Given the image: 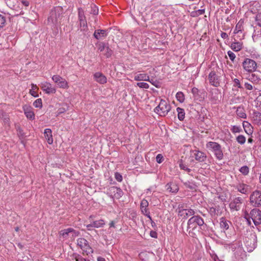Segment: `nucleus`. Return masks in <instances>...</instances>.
<instances>
[{"label":"nucleus","mask_w":261,"mask_h":261,"mask_svg":"<svg viewBox=\"0 0 261 261\" xmlns=\"http://www.w3.org/2000/svg\"><path fill=\"white\" fill-rule=\"evenodd\" d=\"M244 243L248 252L252 251L257 246V236L252 229L246 230L243 238Z\"/></svg>","instance_id":"1"},{"label":"nucleus","mask_w":261,"mask_h":261,"mask_svg":"<svg viewBox=\"0 0 261 261\" xmlns=\"http://www.w3.org/2000/svg\"><path fill=\"white\" fill-rule=\"evenodd\" d=\"M205 224L203 219L199 215H194L191 217L187 222V231L191 237H194L193 231L195 230L198 226L202 228Z\"/></svg>","instance_id":"2"},{"label":"nucleus","mask_w":261,"mask_h":261,"mask_svg":"<svg viewBox=\"0 0 261 261\" xmlns=\"http://www.w3.org/2000/svg\"><path fill=\"white\" fill-rule=\"evenodd\" d=\"M233 252V261H245L246 259V252L244 251L241 242L237 241L231 245Z\"/></svg>","instance_id":"3"},{"label":"nucleus","mask_w":261,"mask_h":261,"mask_svg":"<svg viewBox=\"0 0 261 261\" xmlns=\"http://www.w3.org/2000/svg\"><path fill=\"white\" fill-rule=\"evenodd\" d=\"M244 218L249 225H251V220L255 226L261 224V211L257 208H253L249 213L245 212Z\"/></svg>","instance_id":"4"},{"label":"nucleus","mask_w":261,"mask_h":261,"mask_svg":"<svg viewBox=\"0 0 261 261\" xmlns=\"http://www.w3.org/2000/svg\"><path fill=\"white\" fill-rule=\"evenodd\" d=\"M206 147L214 153L216 158L221 161L224 158L223 152L221 146L216 142L210 141L206 144Z\"/></svg>","instance_id":"5"},{"label":"nucleus","mask_w":261,"mask_h":261,"mask_svg":"<svg viewBox=\"0 0 261 261\" xmlns=\"http://www.w3.org/2000/svg\"><path fill=\"white\" fill-rule=\"evenodd\" d=\"M63 17L62 10L61 8H55L51 10L50 16L48 17L47 21L48 23H53L55 25H58L61 23Z\"/></svg>","instance_id":"6"},{"label":"nucleus","mask_w":261,"mask_h":261,"mask_svg":"<svg viewBox=\"0 0 261 261\" xmlns=\"http://www.w3.org/2000/svg\"><path fill=\"white\" fill-rule=\"evenodd\" d=\"M242 65L244 70L249 73L255 72L258 68V65L256 62L249 58H245L243 61Z\"/></svg>","instance_id":"7"},{"label":"nucleus","mask_w":261,"mask_h":261,"mask_svg":"<svg viewBox=\"0 0 261 261\" xmlns=\"http://www.w3.org/2000/svg\"><path fill=\"white\" fill-rule=\"evenodd\" d=\"M171 110L170 105L164 99H161L159 105L155 108L154 112L161 116H165Z\"/></svg>","instance_id":"8"},{"label":"nucleus","mask_w":261,"mask_h":261,"mask_svg":"<svg viewBox=\"0 0 261 261\" xmlns=\"http://www.w3.org/2000/svg\"><path fill=\"white\" fill-rule=\"evenodd\" d=\"M59 233L60 238L63 239V240H67L69 238L73 240L75 237L79 236L80 232L69 227L60 231Z\"/></svg>","instance_id":"9"},{"label":"nucleus","mask_w":261,"mask_h":261,"mask_svg":"<svg viewBox=\"0 0 261 261\" xmlns=\"http://www.w3.org/2000/svg\"><path fill=\"white\" fill-rule=\"evenodd\" d=\"M178 216L181 217L182 219H187L190 216H194L196 212L191 208H184L183 204H179L178 208L176 209Z\"/></svg>","instance_id":"10"},{"label":"nucleus","mask_w":261,"mask_h":261,"mask_svg":"<svg viewBox=\"0 0 261 261\" xmlns=\"http://www.w3.org/2000/svg\"><path fill=\"white\" fill-rule=\"evenodd\" d=\"M77 245L83 251V254L87 255L93 253V249L89 244L88 242L84 238H79L77 241Z\"/></svg>","instance_id":"11"},{"label":"nucleus","mask_w":261,"mask_h":261,"mask_svg":"<svg viewBox=\"0 0 261 261\" xmlns=\"http://www.w3.org/2000/svg\"><path fill=\"white\" fill-rule=\"evenodd\" d=\"M249 200L252 206L255 207L261 206V192L258 190L253 191L250 195Z\"/></svg>","instance_id":"12"},{"label":"nucleus","mask_w":261,"mask_h":261,"mask_svg":"<svg viewBox=\"0 0 261 261\" xmlns=\"http://www.w3.org/2000/svg\"><path fill=\"white\" fill-rule=\"evenodd\" d=\"M190 156L191 158H194L198 162H204L207 158L206 153L198 149L191 150Z\"/></svg>","instance_id":"13"},{"label":"nucleus","mask_w":261,"mask_h":261,"mask_svg":"<svg viewBox=\"0 0 261 261\" xmlns=\"http://www.w3.org/2000/svg\"><path fill=\"white\" fill-rule=\"evenodd\" d=\"M51 79L59 88L64 89H67L69 88L67 81L60 75H54Z\"/></svg>","instance_id":"14"},{"label":"nucleus","mask_w":261,"mask_h":261,"mask_svg":"<svg viewBox=\"0 0 261 261\" xmlns=\"http://www.w3.org/2000/svg\"><path fill=\"white\" fill-rule=\"evenodd\" d=\"M243 199L241 197H238L233 199L229 203V207L232 211H238L242 206Z\"/></svg>","instance_id":"15"},{"label":"nucleus","mask_w":261,"mask_h":261,"mask_svg":"<svg viewBox=\"0 0 261 261\" xmlns=\"http://www.w3.org/2000/svg\"><path fill=\"white\" fill-rule=\"evenodd\" d=\"M208 79L210 84L216 87H217L220 85V80L216 73L214 71H212L208 74Z\"/></svg>","instance_id":"16"},{"label":"nucleus","mask_w":261,"mask_h":261,"mask_svg":"<svg viewBox=\"0 0 261 261\" xmlns=\"http://www.w3.org/2000/svg\"><path fill=\"white\" fill-rule=\"evenodd\" d=\"M41 88L46 94H54L56 92V89L52 85L47 82L41 84Z\"/></svg>","instance_id":"17"},{"label":"nucleus","mask_w":261,"mask_h":261,"mask_svg":"<svg viewBox=\"0 0 261 261\" xmlns=\"http://www.w3.org/2000/svg\"><path fill=\"white\" fill-rule=\"evenodd\" d=\"M149 205V203L148 201L145 199H143L140 203V208L142 213L146 216L147 218L149 219L150 220H151V217L150 216V212L148 208V206Z\"/></svg>","instance_id":"18"},{"label":"nucleus","mask_w":261,"mask_h":261,"mask_svg":"<svg viewBox=\"0 0 261 261\" xmlns=\"http://www.w3.org/2000/svg\"><path fill=\"white\" fill-rule=\"evenodd\" d=\"M22 109L28 119L31 120L35 119V114L33 111V109L31 106L25 105L22 107Z\"/></svg>","instance_id":"19"},{"label":"nucleus","mask_w":261,"mask_h":261,"mask_svg":"<svg viewBox=\"0 0 261 261\" xmlns=\"http://www.w3.org/2000/svg\"><path fill=\"white\" fill-rule=\"evenodd\" d=\"M110 193L116 199H119L123 195V192L120 188L112 187L109 189Z\"/></svg>","instance_id":"20"},{"label":"nucleus","mask_w":261,"mask_h":261,"mask_svg":"<svg viewBox=\"0 0 261 261\" xmlns=\"http://www.w3.org/2000/svg\"><path fill=\"white\" fill-rule=\"evenodd\" d=\"M251 73L246 79L254 85L261 86V79L253 72Z\"/></svg>","instance_id":"21"},{"label":"nucleus","mask_w":261,"mask_h":261,"mask_svg":"<svg viewBox=\"0 0 261 261\" xmlns=\"http://www.w3.org/2000/svg\"><path fill=\"white\" fill-rule=\"evenodd\" d=\"M251 118L254 124L261 125V113L257 111H253L251 115Z\"/></svg>","instance_id":"22"},{"label":"nucleus","mask_w":261,"mask_h":261,"mask_svg":"<svg viewBox=\"0 0 261 261\" xmlns=\"http://www.w3.org/2000/svg\"><path fill=\"white\" fill-rule=\"evenodd\" d=\"M249 186L243 183H240L236 186V189L240 193L247 194L249 192Z\"/></svg>","instance_id":"23"},{"label":"nucleus","mask_w":261,"mask_h":261,"mask_svg":"<svg viewBox=\"0 0 261 261\" xmlns=\"http://www.w3.org/2000/svg\"><path fill=\"white\" fill-rule=\"evenodd\" d=\"M94 80L100 84H104L107 83L106 77L101 72H97L94 74Z\"/></svg>","instance_id":"24"},{"label":"nucleus","mask_w":261,"mask_h":261,"mask_svg":"<svg viewBox=\"0 0 261 261\" xmlns=\"http://www.w3.org/2000/svg\"><path fill=\"white\" fill-rule=\"evenodd\" d=\"M231 222L227 220L225 218L222 217L220 220V225L222 230L224 231L229 228Z\"/></svg>","instance_id":"25"},{"label":"nucleus","mask_w":261,"mask_h":261,"mask_svg":"<svg viewBox=\"0 0 261 261\" xmlns=\"http://www.w3.org/2000/svg\"><path fill=\"white\" fill-rule=\"evenodd\" d=\"M108 32L106 30H97L94 33V37L97 39H100L102 37H105L107 36Z\"/></svg>","instance_id":"26"},{"label":"nucleus","mask_w":261,"mask_h":261,"mask_svg":"<svg viewBox=\"0 0 261 261\" xmlns=\"http://www.w3.org/2000/svg\"><path fill=\"white\" fill-rule=\"evenodd\" d=\"M44 137L47 140L49 144H51L53 143V138L52 136V132L50 128H46L44 132Z\"/></svg>","instance_id":"27"},{"label":"nucleus","mask_w":261,"mask_h":261,"mask_svg":"<svg viewBox=\"0 0 261 261\" xmlns=\"http://www.w3.org/2000/svg\"><path fill=\"white\" fill-rule=\"evenodd\" d=\"M166 188L168 191L172 193H176L179 190L178 186L173 182L168 183Z\"/></svg>","instance_id":"28"},{"label":"nucleus","mask_w":261,"mask_h":261,"mask_svg":"<svg viewBox=\"0 0 261 261\" xmlns=\"http://www.w3.org/2000/svg\"><path fill=\"white\" fill-rule=\"evenodd\" d=\"M243 126L245 132L248 134H252L253 133V127H252L250 123L248 122L244 121L243 122Z\"/></svg>","instance_id":"29"},{"label":"nucleus","mask_w":261,"mask_h":261,"mask_svg":"<svg viewBox=\"0 0 261 261\" xmlns=\"http://www.w3.org/2000/svg\"><path fill=\"white\" fill-rule=\"evenodd\" d=\"M134 80L136 81H149V76L146 73H140L135 76Z\"/></svg>","instance_id":"30"},{"label":"nucleus","mask_w":261,"mask_h":261,"mask_svg":"<svg viewBox=\"0 0 261 261\" xmlns=\"http://www.w3.org/2000/svg\"><path fill=\"white\" fill-rule=\"evenodd\" d=\"M243 24L244 20L241 19L239 21V22L236 24L235 29L233 31V33L238 34L240 32L242 33V31L244 29Z\"/></svg>","instance_id":"31"},{"label":"nucleus","mask_w":261,"mask_h":261,"mask_svg":"<svg viewBox=\"0 0 261 261\" xmlns=\"http://www.w3.org/2000/svg\"><path fill=\"white\" fill-rule=\"evenodd\" d=\"M231 48L234 51L241 50L243 47V43L241 42H234L231 44Z\"/></svg>","instance_id":"32"},{"label":"nucleus","mask_w":261,"mask_h":261,"mask_svg":"<svg viewBox=\"0 0 261 261\" xmlns=\"http://www.w3.org/2000/svg\"><path fill=\"white\" fill-rule=\"evenodd\" d=\"M209 213L212 216L220 215L221 212L219 210V206H215L214 207H211L209 208Z\"/></svg>","instance_id":"33"},{"label":"nucleus","mask_w":261,"mask_h":261,"mask_svg":"<svg viewBox=\"0 0 261 261\" xmlns=\"http://www.w3.org/2000/svg\"><path fill=\"white\" fill-rule=\"evenodd\" d=\"M177 117L180 121H183L185 119V112L184 109L178 107L176 108Z\"/></svg>","instance_id":"34"},{"label":"nucleus","mask_w":261,"mask_h":261,"mask_svg":"<svg viewBox=\"0 0 261 261\" xmlns=\"http://www.w3.org/2000/svg\"><path fill=\"white\" fill-rule=\"evenodd\" d=\"M31 89H30L29 93L33 96L35 97H37L38 96V94H37V91L39 89L38 86L34 84H31Z\"/></svg>","instance_id":"35"},{"label":"nucleus","mask_w":261,"mask_h":261,"mask_svg":"<svg viewBox=\"0 0 261 261\" xmlns=\"http://www.w3.org/2000/svg\"><path fill=\"white\" fill-rule=\"evenodd\" d=\"M105 223V221L103 219H100L93 221L92 225L94 228H100L102 227Z\"/></svg>","instance_id":"36"},{"label":"nucleus","mask_w":261,"mask_h":261,"mask_svg":"<svg viewBox=\"0 0 261 261\" xmlns=\"http://www.w3.org/2000/svg\"><path fill=\"white\" fill-rule=\"evenodd\" d=\"M237 115L242 118H246V114L245 113V110L243 108L241 107H238L236 111Z\"/></svg>","instance_id":"37"},{"label":"nucleus","mask_w":261,"mask_h":261,"mask_svg":"<svg viewBox=\"0 0 261 261\" xmlns=\"http://www.w3.org/2000/svg\"><path fill=\"white\" fill-rule=\"evenodd\" d=\"M107 45H108V43L106 44L103 42H99L96 44V45L97 47V50L99 52H102L104 51Z\"/></svg>","instance_id":"38"},{"label":"nucleus","mask_w":261,"mask_h":261,"mask_svg":"<svg viewBox=\"0 0 261 261\" xmlns=\"http://www.w3.org/2000/svg\"><path fill=\"white\" fill-rule=\"evenodd\" d=\"M239 171L244 175H247L248 174L249 172V168L247 166H243L241 167Z\"/></svg>","instance_id":"39"},{"label":"nucleus","mask_w":261,"mask_h":261,"mask_svg":"<svg viewBox=\"0 0 261 261\" xmlns=\"http://www.w3.org/2000/svg\"><path fill=\"white\" fill-rule=\"evenodd\" d=\"M177 100L180 102H183L185 100V95L181 92H178L176 94Z\"/></svg>","instance_id":"40"},{"label":"nucleus","mask_w":261,"mask_h":261,"mask_svg":"<svg viewBox=\"0 0 261 261\" xmlns=\"http://www.w3.org/2000/svg\"><path fill=\"white\" fill-rule=\"evenodd\" d=\"M72 256L75 261H90L89 259L83 258L81 255L77 253H74Z\"/></svg>","instance_id":"41"},{"label":"nucleus","mask_w":261,"mask_h":261,"mask_svg":"<svg viewBox=\"0 0 261 261\" xmlns=\"http://www.w3.org/2000/svg\"><path fill=\"white\" fill-rule=\"evenodd\" d=\"M80 21V27L81 31H85L87 28V24L86 19L79 20Z\"/></svg>","instance_id":"42"},{"label":"nucleus","mask_w":261,"mask_h":261,"mask_svg":"<svg viewBox=\"0 0 261 261\" xmlns=\"http://www.w3.org/2000/svg\"><path fill=\"white\" fill-rule=\"evenodd\" d=\"M184 184L187 188L191 190H194L196 188V185L193 182L187 181L184 182Z\"/></svg>","instance_id":"43"},{"label":"nucleus","mask_w":261,"mask_h":261,"mask_svg":"<svg viewBox=\"0 0 261 261\" xmlns=\"http://www.w3.org/2000/svg\"><path fill=\"white\" fill-rule=\"evenodd\" d=\"M90 8H91V11H90V13L91 14H92L95 15L98 14V9L96 5H95L94 4L91 5Z\"/></svg>","instance_id":"44"},{"label":"nucleus","mask_w":261,"mask_h":261,"mask_svg":"<svg viewBox=\"0 0 261 261\" xmlns=\"http://www.w3.org/2000/svg\"><path fill=\"white\" fill-rule=\"evenodd\" d=\"M105 50V52L104 53V56H105L107 58H110L113 54V50L109 47L108 45H107Z\"/></svg>","instance_id":"45"},{"label":"nucleus","mask_w":261,"mask_h":261,"mask_svg":"<svg viewBox=\"0 0 261 261\" xmlns=\"http://www.w3.org/2000/svg\"><path fill=\"white\" fill-rule=\"evenodd\" d=\"M211 258L214 261H222L217 256V255L215 253V251L213 250H211L208 252Z\"/></svg>","instance_id":"46"},{"label":"nucleus","mask_w":261,"mask_h":261,"mask_svg":"<svg viewBox=\"0 0 261 261\" xmlns=\"http://www.w3.org/2000/svg\"><path fill=\"white\" fill-rule=\"evenodd\" d=\"M237 141L240 144H244L246 142V138L244 136L240 135L236 138Z\"/></svg>","instance_id":"47"},{"label":"nucleus","mask_w":261,"mask_h":261,"mask_svg":"<svg viewBox=\"0 0 261 261\" xmlns=\"http://www.w3.org/2000/svg\"><path fill=\"white\" fill-rule=\"evenodd\" d=\"M33 106L37 108H41L42 107V102L41 98L37 99L33 102Z\"/></svg>","instance_id":"48"},{"label":"nucleus","mask_w":261,"mask_h":261,"mask_svg":"<svg viewBox=\"0 0 261 261\" xmlns=\"http://www.w3.org/2000/svg\"><path fill=\"white\" fill-rule=\"evenodd\" d=\"M79 20L85 19L86 17L84 14V11L82 8L78 9Z\"/></svg>","instance_id":"49"},{"label":"nucleus","mask_w":261,"mask_h":261,"mask_svg":"<svg viewBox=\"0 0 261 261\" xmlns=\"http://www.w3.org/2000/svg\"><path fill=\"white\" fill-rule=\"evenodd\" d=\"M233 86L237 87L240 89H243V87L242 86L240 81L238 79H234L233 80Z\"/></svg>","instance_id":"50"},{"label":"nucleus","mask_w":261,"mask_h":261,"mask_svg":"<svg viewBox=\"0 0 261 261\" xmlns=\"http://www.w3.org/2000/svg\"><path fill=\"white\" fill-rule=\"evenodd\" d=\"M137 86L140 88L148 89L149 87V85L144 82H139L137 83Z\"/></svg>","instance_id":"51"},{"label":"nucleus","mask_w":261,"mask_h":261,"mask_svg":"<svg viewBox=\"0 0 261 261\" xmlns=\"http://www.w3.org/2000/svg\"><path fill=\"white\" fill-rule=\"evenodd\" d=\"M6 17L2 14H0V28H3L6 23Z\"/></svg>","instance_id":"52"},{"label":"nucleus","mask_w":261,"mask_h":261,"mask_svg":"<svg viewBox=\"0 0 261 261\" xmlns=\"http://www.w3.org/2000/svg\"><path fill=\"white\" fill-rule=\"evenodd\" d=\"M179 167H180V168L181 169L185 170L188 173H190L191 171V169H190V168H188L187 166L186 165H185V164H184L182 163H180L179 164Z\"/></svg>","instance_id":"53"},{"label":"nucleus","mask_w":261,"mask_h":261,"mask_svg":"<svg viewBox=\"0 0 261 261\" xmlns=\"http://www.w3.org/2000/svg\"><path fill=\"white\" fill-rule=\"evenodd\" d=\"M227 55L229 56V59L232 62H233L236 56V55L230 50L227 51Z\"/></svg>","instance_id":"54"},{"label":"nucleus","mask_w":261,"mask_h":261,"mask_svg":"<svg viewBox=\"0 0 261 261\" xmlns=\"http://www.w3.org/2000/svg\"><path fill=\"white\" fill-rule=\"evenodd\" d=\"M115 178L116 180L119 182L122 181L123 178L121 174L118 172H116L115 173Z\"/></svg>","instance_id":"55"},{"label":"nucleus","mask_w":261,"mask_h":261,"mask_svg":"<svg viewBox=\"0 0 261 261\" xmlns=\"http://www.w3.org/2000/svg\"><path fill=\"white\" fill-rule=\"evenodd\" d=\"M156 161L157 163L161 164L164 161V157L161 154H158L156 156Z\"/></svg>","instance_id":"56"},{"label":"nucleus","mask_w":261,"mask_h":261,"mask_svg":"<svg viewBox=\"0 0 261 261\" xmlns=\"http://www.w3.org/2000/svg\"><path fill=\"white\" fill-rule=\"evenodd\" d=\"M255 21L257 22V24L261 27V14H257L255 17Z\"/></svg>","instance_id":"57"},{"label":"nucleus","mask_w":261,"mask_h":261,"mask_svg":"<svg viewBox=\"0 0 261 261\" xmlns=\"http://www.w3.org/2000/svg\"><path fill=\"white\" fill-rule=\"evenodd\" d=\"M241 130V127L238 126H233L232 128L231 129L232 133H239Z\"/></svg>","instance_id":"58"},{"label":"nucleus","mask_w":261,"mask_h":261,"mask_svg":"<svg viewBox=\"0 0 261 261\" xmlns=\"http://www.w3.org/2000/svg\"><path fill=\"white\" fill-rule=\"evenodd\" d=\"M244 86L245 88L247 90H251L253 89L252 85L248 83H245L244 84Z\"/></svg>","instance_id":"59"},{"label":"nucleus","mask_w":261,"mask_h":261,"mask_svg":"<svg viewBox=\"0 0 261 261\" xmlns=\"http://www.w3.org/2000/svg\"><path fill=\"white\" fill-rule=\"evenodd\" d=\"M197 15L198 16L201 15L205 13V10L204 9H199L198 10H196Z\"/></svg>","instance_id":"60"},{"label":"nucleus","mask_w":261,"mask_h":261,"mask_svg":"<svg viewBox=\"0 0 261 261\" xmlns=\"http://www.w3.org/2000/svg\"><path fill=\"white\" fill-rule=\"evenodd\" d=\"M147 82H150L152 85L155 86L156 87H158V85H156V82L154 81L153 79H150L149 81H147Z\"/></svg>","instance_id":"61"},{"label":"nucleus","mask_w":261,"mask_h":261,"mask_svg":"<svg viewBox=\"0 0 261 261\" xmlns=\"http://www.w3.org/2000/svg\"><path fill=\"white\" fill-rule=\"evenodd\" d=\"M221 37L225 39H227L228 38V35L227 34V33H225V32H222L221 33Z\"/></svg>","instance_id":"62"},{"label":"nucleus","mask_w":261,"mask_h":261,"mask_svg":"<svg viewBox=\"0 0 261 261\" xmlns=\"http://www.w3.org/2000/svg\"><path fill=\"white\" fill-rule=\"evenodd\" d=\"M150 236L152 238H157V233L154 231H151L150 233Z\"/></svg>","instance_id":"63"},{"label":"nucleus","mask_w":261,"mask_h":261,"mask_svg":"<svg viewBox=\"0 0 261 261\" xmlns=\"http://www.w3.org/2000/svg\"><path fill=\"white\" fill-rule=\"evenodd\" d=\"M65 109L64 108H60L58 110V115H60L61 114L64 113V112H65Z\"/></svg>","instance_id":"64"}]
</instances>
